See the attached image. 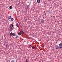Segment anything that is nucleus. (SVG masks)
Here are the masks:
<instances>
[{"label":"nucleus","instance_id":"obj_14","mask_svg":"<svg viewBox=\"0 0 62 62\" xmlns=\"http://www.w3.org/2000/svg\"><path fill=\"white\" fill-rule=\"evenodd\" d=\"M12 35H13V36L14 37V36H15V33H13L12 34Z\"/></svg>","mask_w":62,"mask_h":62},{"label":"nucleus","instance_id":"obj_23","mask_svg":"<svg viewBox=\"0 0 62 62\" xmlns=\"http://www.w3.org/2000/svg\"><path fill=\"white\" fill-rule=\"evenodd\" d=\"M44 13H45V14H46V13H45V11H44Z\"/></svg>","mask_w":62,"mask_h":62},{"label":"nucleus","instance_id":"obj_27","mask_svg":"<svg viewBox=\"0 0 62 62\" xmlns=\"http://www.w3.org/2000/svg\"><path fill=\"white\" fill-rule=\"evenodd\" d=\"M35 1H36V0H34Z\"/></svg>","mask_w":62,"mask_h":62},{"label":"nucleus","instance_id":"obj_13","mask_svg":"<svg viewBox=\"0 0 62 62\" xmlns=\"http://www.w3.org/2000/svg\"><path fill=\"white\" fill-rule=\"evenodd\" d=\"M18 35H21V33H18Z\"/></svg>","mask_w":62,"mask_h":62},{"label":"nucleus","instance_id":"obj_18","mask_svg":"<svg viewBox=\"0 0 62 62\" xmlns=\"http://www.w3.org/2000/svg\"><path fill=\"white\" fill-rule=\"evenodd\" d=\"M8 44L6 45V47H8Z\"/></svg>","mask_w":62,"mask_h":62},{"label":"nucleus","instance_id":"obj_30","mask_svg":"<svg viewBox=\"0 0 62 62\" xmlns=\"http://www.w3.org/2000/svg\"><path fill=\"white\" fill-rule=\"evenodd\" d=\"M41 24V23H40Z\"/></svg>","mask_w":62,"mask_h":62},{"label":"nucleus","instance_id":"obj_16","mask_svg":"<svg viewBox=\"0 0 62 62\" xmlns=\"http://www.w3.org/2000/svg\"><path fill=\"white\" fill-rule=\"evenodd\" d=\"M25 62H28V61H27V59H26L25 60Z\"/></svg>","mask_w":62,"mask_h":62},{"label":"nucleus","instance_id":"obj_22","mask_svg":"<svg viewBox=\"0 0 62 62\" xmlns=\"http://www.w3.org/2000/svg\"><path fill=\"white\" fill-rule=\"evenodd\" d=\"M48 0V1H51V0Z\"/></svg>","mask_w":62,"mask_h":62},{"label":"nucleus","instance_id":"obj_24","mask_svg":"<svg viewBox=\"0 0 62 62\" xmlns=\"http://www.w3.org/2000/svg\"><path fill=\"white\" fill-rule=\"evenodd\" d=\"M28 3H29V2H28Z\"/></svg>","mask_w":62,"mask_h":62},{"label":"nucleus","instance_id":"obj_12","mask_svg":"<svg viewBox=\"0 0 62 62\" xmlns=\"http://www.w3.org/2000/svg\"><path fill=\"white\" fill-rule=\"evenodd\" d=\"M7 42L6 41H5L4 42V45H5V44H7Z\"/></svg>","mask_w":62,"mask_h":62},{"label":"nucleus","instance_id":"obj_19","mask_svg":"<svg viewBox=\"0 0 62 62\" xmlns=\"http://www.w3.org/2000/svg\"><path fill=\"white\" fill-rule=\"evenodd\" d=\"M11 62H15V61H14V60H12L11 61Z\"/></svg>","mask_w":62,"mask_h":62},{"label":"nucleus","instance_id":"obj_26","mask_svg":"<svg viewBox=\"0 0 62 62\" xmlns=\"http://www.w3.org/2000/svg\"><path fill=\"white\" fill-rule=\"evenodd\" d=\"M30 4H31V2H30Z\"/></svg>","mask_w":62,"mask_h":62},{"label":"nucleus","instance_id":"obj_1","mask_svg":"<svg viewBox=\"0 0 62 62\" xmlns=\"http://www.w3.org/2000/svg\"><path fill=\"white\" fill-rule=\"evenodd\" d=\"M59 48H60V49H61V48H62V43H60L59 44Z\"/></svg>","mask_w":62,"mask_h":62},{"label":"nucleus","instance_id":"obj_4","mask_svg":"<svg viewBox=\"0 0 62 62\" xmlns=\"http://www.w3.org/2000/svg\"><path fill=\"white\" fill-rule=\"evenodd\" d=\"M26 8H29V6L28 5H26Z\"/></svg>","mask_w":62,"mask_h":62},{"label":"nucleus","instance_id":"obj_11","mask_svg":"<svg viewBox=\"0 0 62 62\" xmlns=\"http://www.w3.org/2000/svg\"><path fill=\"white\" fill-rule=\"evenodd\" d=\"M9 8H10V9H11V8H12V6H10L9 7Z\"/></svg>","mask_w":62,"mask_h":62},{"label":"nucleus","instance_id":"obj_28","mask_svg":"<svg viewBox=\"0 0 62 62\" xmlns=\"http://www.w3.org/2000/svg\"><path fill=\"white\" fill-rule=\"evenodd\" d=\"M52 16H51V17H52Z\"/></svg>","mask_w":62,"mask_h":62},{"label":"nucleus","instance_id":"obj_20","mask_svg":"<svg viewBox=\"0 0 62 62\" xmlns=\"http://www.w3.org/2000/svg\"><path fill=\"white\" fill-rule=\"evenodd\" d=\"M21 32H22V33H23V30H21Z\"/></svg>","mask_w":62,"mask_h":62},{"label":"nucleus","instance_id":"obj_7","mask_svg":"<svg viewBox=\"0 0 62 62\" xmlns=\"http://www.w3.org/2000/svg\"><path fill=\"white\" fill-rule=\"evenodd\" d=\"M41 22L42 23H43L44 22V20H43V19H41Z\"/></svg>","mask_w":62,"mask_h":62},{"label":"nucleus","instance_id":"obj_3","mask_svg":"<svg viewBox=\"0 0 62 62\" xmlns=\"http://www.w3.org/2000/svg\"><path fill=\"white\" fill-rule=\"evenodd\" d=\"M56 49H60V48H59V46H56Z\"/></svg>","mask_w":62,"mask_h":62},{"label":"nucleus","instance_id":"obj_10","mask_svg":"<svg viewBox=\"0 0 62 62\" xmlns=\"http://www.w3.org/2000/svg\"><path fill=\"white\" fill-rule=\"evenodd\" d=\"M32 48L33 49H35V47L34 46H32Z\"/></svg>","mask_w":62,"mask_h":62},{"label":"nucleus","instance_id":"obj_9","mask_svg":"<svg viewBox=\"0 0 62 62\" xmlns=\"http://www.w3.org/2000/svg\"><path fill=\"white\" fill-rule=\"evenodd\" d=\"M16 26L17 27H18L19 25H18V23H16Z\"/></svg>","mask_w":62,"mask_h":62},{"label":"nucleus","instance_id":"obj_15","mask_svg":"<svg viewBox=\"0 0 62 62\" xmlns=\"http://www.w3.org/2000/svg\"><path fill=\"white\" fill-rule=\"evenodd\" d=\"M14 20V19H13V18H12L11 19V21H13Z\"/></svg>","mask_w":62,"mask_h":62},{"label":"nucleus","instance_id":"obj_5","mask_svg":"<svg viewBox=\"0 0 62 62\" xmlns=\"http://www.w3.org/2000/svg\"><path fill=\"white\" fill-rule=\"evenodd\" d=\"M13 27V25L12 24H11L10 25V27H11V28H12Z\"/></svg>","mask_w":62,"mask_h":62},{"label":"nucleus","instance_id":"obj_21","mask_svg":"<svg viewBox=\"0 0 62 62\" xmlns=\"http://www.w3.org/2000/svg\"><path fill=\"white\" fill-rule=\"evenodd\" d=\"M29 46L30 47H31V45H29Z\"/></svg>","mask_w":62,"mask_h":62},{"label":"nucleus","instance_id":"obj_8","mask_svg":"<svg viewBox=\"0 0 62 62\" xmlns=\"http://www.w3.org/2000/svg\"><path fill=\"white\" fill-rule=\"evenodd\" d=\"M37 2L39 3H40V0H37Z\"/></svg>","mask_w":62,"mask_h":62},{"label":"nucleus","instance_id":"obj_2","mask_svg":"<svg viewBox=\"0 0 62 62\" xmlns=\"http://www.w3.org/2000/svg\"><path fill=\"white\" fill-rule=\"evenodd\" d=\"M12 30H13L12 28H11V27H10L9 28V30L10 31H11Z\"/></svg>","mask_w":62,"mask_h":62},{"label":"nucleus","instance_id":"obj_6","mask_svg":"<svg viewBox=\"0 0 62 62\" xmlns=\"http://www.w3.org/2000/svg\"><path fill=\"white\" fill-rule=\"evenodd\" d=\"M8 19H9V20H10L11 19V16H8Z\"/></svg>","mask_w":62,"mask_h":62},{"label":"nucleus","instance_id":"obj_17","mask_svg":"<svg viewBox=\"0 0 62 62\" xmlns=\"http://www.w3.org/2000/svg\"><path fill=\"white\" fill-rule=\"evenodd\" d=\"M16 37L17 39H18V38L19 37V36H16Z\"/></svg>","mask_w":62,"mask_h":62},{"label":"nucleus","instance_id":"obj_29","mask_svg":"<svg viewBox=\"0 0 62 62\" xmlns=\"http://www.w3.org/2000/svg\"><path fill=\"white\" fill-rule=\"evenodd\" d=\"M51 8H52V7H51Z\"/></svg>","mask_w":62,"mask_h":62},{"label":"nucleus","instance_id":"obj_25","mask_svg":"<svg viewBox=\"0 0 62 62\" xmlns=\"http://www.w3.org/2000/svg\"><path fill=\"white\" fill-rule=\"evenodd\" d=\"M10 36H12V34L10 35Z\"/></svg>","mask_w":62,"mask_h":62}]
</instances>
